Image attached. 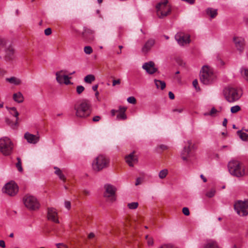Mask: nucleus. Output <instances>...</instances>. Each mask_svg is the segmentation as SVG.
Instances as JSON below:
<instances>
[{"mask_svg":"<svg viewBox=\"0 0 248 248\" xmlns=\"http://www.w3.org/2000/svg\"><path fill=\"white\" fill-rule=\"evenodd\" d=\"M76 115L79 118H85L88 117L92 111L91 101L87 99L81 100L79 103L74 106Z\"/></svg>","mask_w":248,"mask_h":248,"instance_id":"obj_1","label":"nucleus"},{"mask_svg":"<svg viewBox=\"0 0 248 248\" xmlns=\"http://www.w3.org/2000/svg\"><path fill=\"white\" fill-rule=\"evenodd\" d=\"M230 173L236 177H241L245 175V169L242 164L237 160H232L228 164Z\"/></svg>","mask_w":248,"mask_h":248,"instance_id":"obj_2","label":"nucleus"},{"mask_svg":"<svg viewBox=\"0 0 248 248\" xmlns=\"http://www.w3.org/2000/svg\"><path fill=\"white\" fill-rule=\"evenodd\" d=\"M109 159L105 155H100L93 161V169L95 171H100L109 166Z\"/></svg>","mask_w":248,"mask_h":248,"instance_id":"obj_3","label":"nucleus"},{"mask_svg":"<svg viewBox=\"0 0 248 248\" xmlns=\"http://www.w3.org/2000/svg\"><path fill=\"white\" fill-rule=\"evenodd\" d=\"M223 93L226 100L230 103L238 100L242 95V93L236 88L231 86L226 87Z\"/></svg>","mask_w":248,"mask_h":248,"instance_id":"obj_4","label":"nucleus"},{"mask_svg":"<svg viewBox=\"0 0 248 248\" xmlns=\"http://www.w3.org/2000/svg\"><path fill=\"white\" fill-rule=\"evenodd\" d=\"M13 148L14 144L10 138L3 137L0 139V152L3 155H10L13 152Z\"/></svg>","mask_w":248,"mask_h":248,"instance_id":"obj_5","label":"nucleus"},{"mask_svg":"<svg viewBox=\"0 0 248 248\" xmlns=\"http://www.w3.org/2000/svg\"><path fill=\"white\" fill-rule=\"evenodd\" d=\"M200 81L205 85L211 83L214 78L213 72L208 66L204 65L200 72Z\"/></svg>","mask_w":248,"mask_h":248,"instance_id":"obj_6","label":"nucleus"},{"mask_svg":"<svg viewBox=\"0 0 248 248\" xmlns=\"http://www.w3.org/2000/svg\"><path fill=\"white\" fill-rule=\"evenodd\" d=\"M168 3V0H162L156 5V14L159 18H163L170 13L171 8Z\"/></svg>","mask_w":248,"mask_h":248,"instance_id":"obj_7","label":"nucleus"},{"mask_svg":"<svg viewBox=\"0 0 248 248\" xmlns=\"http://www.w3.org/2000/svg\"><path fill=\"white\" fill-rule=\"evenodd\" d=\"M234 208L237 214L241 216L248 215V199L244 201H238L234 204Z\"/></svg>","mask_w":248,"mask_h":248,"instance_id":"obj_8","label":"nucleus"},{"mask_svg":"<svg viewBox=\"0 0 248 248\" xmlns=\"http://www.w3.org/2000/svg\"><path fill=\"white\" fill-rule=\"evenodd\" d=\"M23 202L27 208L31 210L39 209L40 204L36 198L32 196L26 195L23 198Z\"/></svg>","mask_w":248,"mask_h":248,"instance_id":"obj_9","label":"nucleus"},{"mask_svg":"<svg viewBox=\"0 0 248 248\" xmlns=\"http://www.w3.org/2000/svg\"><path fill=\"white\" fill-rule=\"evenodd\" d=\"M3 192L6 193L10 196L16 195L18 191L17 185L13 182L7 183L2 188Z\"/></svg>","mask_w":248,"mask_h":248,"instance_id":"obj_10","label":"nucleus"},{"mask_svg":"<svg viewBox=\"0 0 248 248\" xmlns=\"http://www.w3.org/2000/svg\"><path fill=\"white\" fill-rule=\"evenodd\" d=\"M175 39L178 43L182 46L188 44L190 42V35L185 34L184 33L180 32L177 33L175 36Z\"/></svg>","mask_w":248,"mask_h":248,"instance_id":"obj_11","label":"nucleus"},{"mask_svg":"<svg viewBox=\"0 0 248 248\" xmlns=\"http://www.w3.org/2000/svg\"><path fill=\"white\" fill-rule=\"evenodd\" d=\"M15 49L11 44L6 46L5 48V60L7 62L13 61L15 58Z\"/></svg>","mask_w":248,"mask_h":248,"instance_id":"obj_12","label":"nucleus"},{"mask_svg":"<svg viewBox=\"0 0 248 248\" xmlns=\"http://www.w3.org/2000/svg\"><path fill=\"white\" fill-rule=\"evenodd\" d=\"M95 31L89 28L85 27L82 35L84 39L88 42L93 41L94 39Z\"/></svg>","mask_w":248,"mask_h":248,"instance_id":"obj_13","label":"nucleus"},{"mask_svg":"<svg viewBox=\"0 0 248 248\" xmlns=\"http://www.w3.org/2000/svg\"><path fill=\"white\" fill-rule=\"evenodd\" d=\"M192 142L191 140H189L186 142V145L184 147L181 152V157L183 160H186L189 157L191 152L190 146Z\"/></svg>","mask_w":248,"mask_h":248,"instance_id":"obj_14","label":"nucleus"},{"mask_svg":"<svg viewBox=\"0 0 248 248\" xmlns=\"http://www.w3.org/2000/svg\"><path fill=\"white\" fill-rule=\"evenodd\" d=\"M106 191L104 193V196L110 198L112 201L115 200L114 196L115 194L116 188L111 185H106L105 186Z\"/></svg>","mask_w":248,"mask_h":248,"instance_id":"obj_15","label":"nucleus"},{"mask_svg":"<svg viewBox=\"0 0 248 248\" xmlns=\"http://www.w3.org/2000/svg\"><path fill=\"white\" fill-rule=\"evenodd\" d=\"M57 212L55 209L53 208H48L47 209V219L55 223H59V221L58 218Z\"/></svg>","mask_w":248,"mask_h":248,"instance_id":"obj_16","label":"nucleus"},{"mask_svg":"<svg viewBox=\"0 0 248 248\" xmlns=\"http://www.w3.org/2000/svg\"><path fill=\"white\" fill-rule=\"evenodd\" d=\"M233 40L237 50L240 53L242 52L244 49L245 45L244 39L241 37H234L233 38Z\"/></svg>","mask_w":248,"mask_h":248,"instance_id":"obj_17","label":"nucleus"},{"mask_svg":"<svg viewBox=\"0 0 248 248\" xmlns=\"http://www.w3.org/2000/svg\"><path fill=\"white\" fill-rule=\"evenodd\" d=\"M155 64L152 61L145 62L142 65V68L149 74H153L156 72L157 69L155 67Z\"/></svg>","mask_w":248,"mask_h":248,"instance_id":"obj_18","label":"nucleus"},{"mask_svg":"<svg viewBox=\"0 0 248 248\" xmlns=\"http://www.w3.org/2000/svg\"><path fill=\"white\" fill-rule=\"evenodd\" d=\"M135 152H133L126 156L125 157L126 162L130 167H133L135 164L138 162V159L136 155H134Z\"/></svg>","mask_w":248,"mask_h":248,"instance_id":"obj_19","label":"nucleus"},{"mask_svg":"<svg viewBox=\"0 0 248 248\" xmlns=\"http://www.w3.org/2000/svg\"><path fill=\"white\" fill-rule=\"evenodd\" d=\"M24 138L30 143L36 144L39 140V137L33 134L26 132L24 134Z\"/></svg>","mask_w":248,"mask_h":248,"instance_id":"obj_20","label":"nucleus"},{"mask_svg":"<svg viewBox=\"0 0 248 248\" xmlns=\"http://www.w3.org/2000/svg\"><path fill=\"white\" fill-rule=\"evenodd\" d=\"M127 108L122 106H120L117 112L118 114L117 115L116 118L117 120H125L127 118L126 115L125 113Z\"/></svg>","mask_w":248,"mask_h":248,"instance_id":"obj_21","label":"nucleus"},{"mask_svg":"<svg viewBox=\"0 0 248 248\" xmlns=\"http://www.w3.org/2000/svg\"><path fill=\"white\" fill-rule=\"evenodd\" d=\"M155 41L153 39H149L144 44L142 48V52L144 53L148 52L155 45Z\"/></svg>","mask_w":248,"mask_h":248,"instance_id":"obj_22","label":"nucleus"},{"mask_svg":"<svg viewBox=\"0 0 248 248\" xmlns=\"http://www.w3.org/2000/svg\"><path fill=\"white\" fill-rule=\"evenodd\" d=\"M67 71L65 70H61L60 71H59L57 72L55 74L56 77V80L57 81L60 83V84H62L63 82V76L62 75V74L63 73H67Z\"/></svg>","mask_w":248,"mask_h":248,"instance_id":"obj_23","label":"nucleus"},{"mask_svg":"<svg viewBox=\"0 0 248 248\" xmlns=\"http://www.w3.org/2000/svg\"><path fill=\"white\" fill-rule=\"evenodd\" d=\"M203 248H220L217 242L214 240H209L204 245Z\"/></svg>","mask_w":248,"mask_h":248,"instance_id":"obj_24","label":"nucleus"},{"mask_svg":"<svg viewBox=\"0 0 248 248\" xmlns=\"http://www.w3.org/2000/svg\"><path fill=\"white\" fill-rule=\"evenodd\" d=\"M13 99L16 102L20 103L23 102L24 97L20 92L15 93L13 94Z\"/></svg>","mask_w":248,"mask_h":248,"instance_id":"obj_25","label":"nucleus"},{"mask_svg":"<svg viewBox=\"0 0 248 248\" xmlns=\"http://www.w3.org/2000/svg\"><path fill=\"white\" fill-rule=\"evenodd\" d=\"M55 170V174H56L60 179L65 182L66 180V178L65 176L63 174L62 171L57 167H54Z\"/></svg>","mask_w":248,"mask_h":248,"instance_id":"obj_26","label":"nucleus"},{"mask_svg":"<svg viewBox=\"0 0 248 248\" xmlns=\"http://www.w3.org/2000/svg\"><path fill=\"white\" fill-rule=\"evenodd\" d=\"M155 83L157 89L163 90L166 87V83L164 81L155 79Z\"/></svg>","mask_w":248,"mask_h":248,"instance_id":"obj_27","label":"nucleus"},{"mask_svg":"<svg viewBox=\"0 0 248 248\" xmlns=\"http://www.w3.org/2000/svg\"><path fill=\"white\" fill-rule=\"evenodd\" d=\"M6 108L9 110L10 113L13 116L15 117L16 118V120L18 121L19 113L17 111L16 108L15 107L8 108L7 107Z\"/></svg>","mask_w":248,"mask_h":248,"instance_id":"obj_28","label":"nucleus"},{"mask_svg":"<svg viewBox=\"0 0 248 248\" xmlns=\"http://www.w3.org/2000/svg\"><path fill=\"white\" fill-rule=\"evenodd\" d=\"M6 123L13 129L16 128L18 126V121L16 120L15 122H12L9 118H5Z\"/></svg>","mask_w":248,"mask_h":248,"instance_id":"obj_29","label":"nucleus"},{"mask_svg":"<svg viewBox=\"0 0 248 248\" xmlns=\"http://www.w3.org/2000/svg\"><path fill=\"white\" fill-rule=\"evenodd\" d=\"M206 13L212 18H215L217 15V10H212V8H208Z\"/></svg>","mask_w":248,"mask_h":248,"instance_id":"obj_30","label":"nucleus"},{"mask_svg":"<svg viewBox=\"0 0 248 248\" xmlns=\"http://www.w3.org/2000/svg\"><path fill=\"white\" fill-rule=\"evenodd\" d=\"M95 80V77L93 75H88L84 78V81L87 83H91Z\"/></svg>","mask_w":248,"mask_h":248,"instance_id":"obj_31","label":"nucleus"},{"mask_svg":"<svg viewBox=\"0 0 248 248\" xmlns=\"http://www.w3.org/2000/svg\"><path fill=\"white\" fill-rule=\"evenodd\" d=\"M237 133L239 135L240 138L243 140H248V134H247L244 132H242L241 131H237Z\"/></svg>","mask_w":248,"mask_h":248,"instance_id":"obj_32","label":"nucleus"},{"mask_svg":"<svg viewBox=\"0 0 248 248\" xmlns=\"http://www.w3.org/2000/svg\"><path fill=\"white\" fill-rule=\"evenodd\" d=\"M241 73L243 77L248 81V69L245 68H242L241 69Z\"/></svg>","mask_w":248,"mask_h":248,"instance_id":"obj_33","label":"nucleus"},{"mask_svg":"<svg viewBox=\"0 0 248 248\" xmlns=\"http://www.w3.org/2000/svg\"><path fill=\"white\" fill-rule=\"evenodd\" d=\"M17 162L16 164V166L19 172L23 171V168L22 167L21 160L19 157L17 158Z\"/></svg>","mask_w":248,"mask_h":248,"instance_id":"obj_34","label":"nucleus"},{"mask_svg":"<svg viewBox=\"0 0 248 248\" xmlns=\"http://www.w3.org/2000/svg\"><path fill=\"white\" fill-rule=\"evenodd\" d=\"M168 170H167V169L162 170L159 172V175H158L160 179H164V178H165L166 177L167 175L168 174Z\"/></svg>","mask_w":248,"mask_h":248,"instance_id":"obj_35","label":"nucleus"},{"mask_svg":"<svg viewBox=\"0 0 248 248\" xmlns=\"http://www.w3.org/2000/svg\"><path fill=\"white\" fill-rule=\"evenodd\" d=\"M138 205L139 203L138 202H133L127 204V206L130 209H135L137 208Z\"/></svg>","mask_w":248,"mask_h":248,"instance_id":"obj_36","label":"nucleus"},{"mask_svg":"<svg viewBox=\"0 0 248 248\" xmlns=\"http://www.w3.org/2000/svg\"><path fill=\"white\" fill-rule=\"evenodd\" d=\"M241 110V107L238 105L232 107L231 108V112L232 113H235Z\"/></svg>","mask_w":248,"mask_h":248,"instance_id":"obj_37","label":"nucleus"},{"mask_svg":"<svg viewBox=\"0 0 248 248\" xmlns=\"http://www.w3.org/2000/svg\"><path fill=\"white\" fill-rule=\"evenodd\" d=\"M63 82L62 83H64L66 85H68L71 84V81H70V79L71 78L70 77H69L67 75H63Z\"/></svg>","mask_w":248,"mask_h":248,"instance_id":"obj_38","label":"nucleus"},{"mask_svg":"<svg viewBox=\"0 0 248 248\" xmlns=\"http://www.w3.org/2000/svg\"><path fill=\"white\" fill-rule=\"evenodd\" d=\"M216 190L214 188H212L206 193V196L208 198H212L214 196Z\"/></svg>","mask_w":248,"mask_h":248,"instance_id":"obj_39","label":"nucleus"},{"mask_svg":"<svg viewBox=\"0 0 248 248\" xmlns=\"http://www.w3.org/2000/svg\"><path fill=\"white\" fill-rule=\"evenodd\" d=\"M6 80L11 83H14L15 84H18L19 83V82H16V78L14 77L10 78H6Z\"/></svg>","mask_w":248,"mask_h":248,"instance_id":"obj_40","label":"nucleus"},{"mask_svg":"<svg viewBox=\"0 0 248 248\" xmlns=\"http://www.w3.org/2000/svg\"><path fill=\"white\" fill-rule=\"evenodd\" d=\"M85 90L84 87L82 85H79L77 87L76 91L78 94H81Z\"/></svg>","mask_w":248,"mask_h":248,"instance_id":"obj_41","label":"nucleus"},{"mask_svg":"<svg viewBox=\"0 0 248 248\" xmlns=\"http://www.w3.org/2000/svg\"><path fill=\"white\" fill-rule=\"evenodd\" d=\"M84 51L85 53L90 54L93 52V49L90 46H86L84 47Z\"/></svg>","mask_w":248,"mask_h":248,"instance_id":"obj_42","label":"nucleus"},{"mask_svg":"<svg viewBox=\"0 0 248 248\" xmlns=\"http://www.w3.org/2000/svg\"><path fill=\"white\" fill-rule=\"evenodd\" d=\"M217 112V110L215 108H212L211 109L209 113H205L204 115H210L213 116L214 114H215Z\"/></svg>","mask_w":248,"mask_h":248,"instance_id":"obj_43","label":"nucleus"},{"mask_svg":"<svg viewBox=\"0 0 248 248\" xmlns=\"http://www.w3.org/2000/svg\"><path fill=\"white\" fill-rule=\"evenodd\" d=\"M127 102L129 103L135 104L136 103V99L133 96L129 97L127 99Z\"/></svg>","mask_w":248,"mask_h":248,"instance_id":"obj_44","label":"nucleus"},{"mask_svg":"<svg viewBox=\"0 0 248 248\" xmlns=\"http://www.w3.org/2000/svg\"><path fill=\"white\" fill-rule=\"evenodd\" d=\"M146 239L147 240V243L149 246H152L154 244V241L153 238H148V235L146 236Z\"/></svg>","mask_w":248,"mask_h":248,"instance_id":"obj_45","label":"nucleus"},{"mask_svg":"<svg viewBox=\"0 0 248 248\" xmlns=\"http://www.w3.org/2000/svg\"><path fill=\"white\" fill-rule=\"evenodd\" d=\"M183 213L186 216H189L190 214L189 209L187 207H184L182 209Z\"/></svg>","mask_w":248,"mask_h":248,"instance_id":"obj_46","label":"nucleus"},{"mask_svg":"<svg viewBox=\"0 0 248 248\" xmlns=\"http://www.w3.org/2000/svg\"><path fill=\"white\" fill-rule=\"evenodd\" d=\"M173 245L171 244H164L160 246L158 248H173Z\"/></svg>","mask_w":248,"mask_h":248,"instance_id":"obj_47","label":"nucleus"},{"mask_svg":"<svg viewBox=\"0 0 248 248\" xmlns=\"http://www.w3.org/2000/svg\"><path fill=\"white\" fill-rule=\"evenodd\" d=\"M121 80L120 79H114L112 81V86H115L116 85H119L121 83Z\"/></svg>","mask_w":248,"mask_h":248,"instance_id":"obj_48","label":"nucleus"},{"mask_svg":"<svg viewBox=\"0 0 248 248\" xmlns=\"http://www.w3.org/2000/svg\"><path fill=\"white\" fill-rule=\"evenodd\" d=\"M52 33L51 29L49 28L46 29L45 30V34L46 35H49Z\"/></svg>","mask_w":248,"mask_h":248,"instance_id":"obj_49","label":"nucleus"},{"mask_svg":"<svg viewBox=\"0 0 248 248\" xmlns=\"http://www.w3.org/2000/svg\"><path fill=\"white\" fill-rule=\"evenodd\" d=\"M192 84H193V86L196 89H198L199 90H200V88L198 87H197L198 86V80L197 79H195L193 80V82H192Z\"/></svg>","mask_w":248,"mask_h":248,"instance_id":"obj_50","label":"nucleus"},{"mask_svg":"<svg viewBox=\"0 0 248 248\" xmlns=\"http://www.w3.org/2000/svg\"><path fill=\"white\" fill-rule=\"evenodd\" d=\"M65 207L69 210L71 208V203L69 201H65L64 202Z\"/></svg>","mask_w":248,"mask_h":248,"instance_id":"obj_51","label":"nucleus"},{"mask_svg":"<svg viewBox=\"0 0 248 248\" xmlns=\"http://www.w3.org/2000/svg\"><path fill=\"white\" fill-rule=\"evenodd\" d=\"M101 119V116H95L93 117V121L94 122H99Z\"/></svg>","mask_w":248,"mask_h":248,"instance_id":"obj_52","label":"nucleus"},{"mask_svg":"<svg viewBox=\"0 0 248 248\" xmlns=\"http://www.w3.org/2000/svg\"><path fill=\"white\" fill-rule=\"evenodd\" d=\"M56 246L57 247V248H67V247L62 244L61 243H58L56 244Z\"/></svg>","mask_w":248,"mask_h":248,"instance_id":"obj_53","label":"nucleus"},{"mask_svg":"<svg viewBox=\"0 0 248 248\" xmlns=\"http://www.w3.org/2000/svg\"><path fill=\"white\" fill-rule=\"evenodd\" d=\"M169 98L170 99H174V94H173V93L171 92H169Z\"/></svg>","mask_w":248,"mask_h":248,"instance_id":"obj_54","label":"nucleus"},{"mask_svg":"<svg viewBox=\"0 0 248 248\" xmlns=\"http://www.w3.org/2000/svg\"><path fill=\"white\" fill-rule=\"evenodd\" d=\"M183 111V108H175L172 110L173 112H178L179 113H181Z\"/></svg>","mask_w":248,"mask_h":248,"instance_id":"obj_55","label":"nucleus"},{"mask_svg":"<svg viewBox=\"0 0 248 248\" xmlns=\"http://www.w3.org/2000/svg\"><path fill=\"white\" fill-rule=\"evenodd\" d=\"M140 183H141L140 178H137L136 183H135V185L138 186V185H140Z\"/></svg>","mask_w":248,"mask_h":248,"instance_id":"obj_56","label":"nucleus"},{"mask_svg":"<svg viewBox=\"0 0 248 248\" xmlns=\"http://www.w3.org/2000/svg\"><path fill=\"white\" fill-rule=\"evenodd\" d=\"M0 247L2 248L5 247V242L3 240H0Z\"/></svg>","mask_w":248,"mask_h":248,"instance_id":"obj_57","label":"nucleus"},{"mask_svg":"<svg viewBox=\"0 0 248 248\" xmlns=\"http://www.w3.org/2000/svg\"><path fill=\"white\" fill-rule=\"evenodd\" d=\"M227 122V119L226 118H224L222 123V125L223 126L226 127Z\"/></svg>","mask_w":248,"mask_h":248,"instance_id":"obj_58","label":"nucleus"},{"mask_svg":"<svg viewBox=\"0 0 248 248\" xmlns=\"http://www.w3.org/2000/svg\"><path fill=\"white\" fill-rule=\"evenodd\" d=\"M159 148H160V149H161L162 150H166V149H167V148H168L167 146H166V145H163V144L160 145L159 146Z\"/></svg>","mask_w":248,"mask_h":248,"instance_id":"obj_59","label":"nucleus"},{"mask_svg":"<svg viewBox=\"0 0 248 248\" xmlns=\"http://www.w3.org/2000/svg\"><path fill=\"white\" fill-rule=\"evenodd\" d=\"M94 236H95V235H94V233H93V232H91V233H90L89 234V235H88V238H89V239H92V238H93V237H94Z\"/></svg>","mask_w":248,"mask_h":248,"instance_id":"obj_60","label":"nucleus"},{"mask_svg":"<svg viewBox=\"0 0 248 248\" xmlns=\"http://www.w3.org/2000/svg\"><path fill=\"white\" fill-rule=\"evenodd\" d=\"M200 177L202 179V180L204 183L207 182L206 178L203 176V174H201Z\"/></svg>","mask_w":248,"mask_h":248,"instance_id":"obj_61","label":"nucleus"},{"mask_svg":"<svg viewBox=\"0 0 248 248\" xmlns=\"http://www.w3.org/2000/svg\"><path fill=\"white\" fill-rule=\"evenodd\" d=\"M97 88H98V85L96 84V85H95L94 86H93L92 87V89L94 91H97Z\"/></svg>","mask_w":248,"mask_h":248,"instance_id":"obj_62","label":"nucleus"},{"mask_svg":"<svg viewBox=\"0 0 248 248\" xmlns=\"http://www.w3.org/2000/svg\"><path fill=\"white\" fill-rule=\"evenodd\" d=\"M116 112H117V110H115L114 109H112L111 110V114L112 116H114L115 115Z\"/></svg>","mask_w":248,"mask_h":248,"instance_id":"obj_63","label":"nucleus"},{"mask_svg":"<svg viewBox=\"0 0 248 248\" xmlns=\"http://www.w3.org/2000/svg\"><path fill=\"white\" fill-rule=\"evenodd\" d=\"M83 193L86 195H90V192L87 190H84L83 191Z\"/></svg>","mask_w":248,"mask_h":248,"instance_id":"obj_64","label":"nucleus"}]
</instances>
